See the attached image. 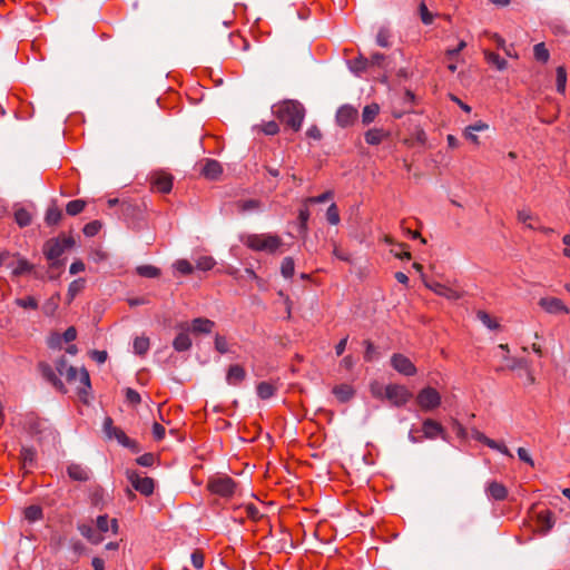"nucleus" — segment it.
<instances>
[{
    "label": "nucleus",
    "instance_id": "nucleus-1",
    "mask_svg": "<svg viewBox=\"0 0 570 570\" xmlns=\"http://www.w3.org/2000/svg\"><path fill=\"white\" fill-rule=\"evenodd\" d=\"M274 116L294 131H298L305 117V109L302 104L295 100H285L272 108Z\"/></svg>",
    "mask_w": 570,
    "mask_h": 570
},
{
    "label": "nucleus",
    "instance_id": "nucleus-2",
    "mask_svg": "<svg viewBox=\"0 0 570 570\" xmlns=\"http://www.w3.org/2000/svg\"><path fill=\"white\" fill-rule=\"evenodd\" d=\"M75 245L72 237H56L48 239L43 245V254L50 261L51 267L61 266L60 256Z\"/></svg>",
    "mask_w": 570,
    "mask_h": 570
},
{
    "label": "nucleus",
    "instance_id": "nucleus-3",
    "mask_svg": "<svg viewBox=\"0 0 570 570\" xmlns=\"http://www.w3.org/2000/svg\"><path fill=\"white\" fill-rule=\"evenodd\" d=\"M244 245L257 252L275 253L282 245V239L272 234H250L243 239Z\"/></svg>",
    "mask_w": 570,
    "mask_h": 570
},
{
    "label": "nucleus",
    "instance_id": "nucleus-4",
    "mask_svg": "<svg viewBox=\"0 0 570 570\" xmlns=\"http://www.w3.org/2000/svg\"><path fill=\"white\" fill-rule=\"evenodd\" d=\"M69 366L70 365L63 356L59 357L55 362V368L47 363L39 364L42 376L60 392H66V390L59 376H63Z\"/></svg>",
    "mask_w": 570,
    "mask_h": 570
},
{
    "label": "nucleus",
    "instance_id": "nucleus-5",
    "mask_svg": "<svg viewBox=\"0 0 570 570\" xmlns=\"http://www.w3.org/2000/svg\"><path fill=\"white\" fill-rule=\"evenodd\" d=\"M102 431L107 439L109 440H117L119 444H121L125 448L136 450L137 443L136 441L131 440L126 435V433L114 425V421L110 416H106L102 423Z\"/></svg>",
    "mask_w": 570,
    "mask_h": 570
},
{
    "label": "nucleus",
    "instance_id": "nucleus-6",
    "mask_svg": "<svg viewBox=\"0 0 570 570\" xmlns=\"http://www.w3.org/2000/svg\"><path fill=\"white\" fill-rule=\"evenodd\" d=\"M207 489L222 498H230L236 490L235 481L229 476L210 478L207 482Z\"/></svg>",
    "mask_w": 570,
    "mask_h": 570
},
{
    "label": "nucleus",
    "instance_id": "nucleus-7",
    "mask_svg": "<svg viewBox=\"0 0 570 570\" xmlns=\"http://www.w3.org/2000/svg\"><path fill=\"white\" fill-rule=\"evenodd\" d=\"M411 391L404 385L389 384L385 386V400H387L393 406H403L411 400Z\"/></svg>",
    "mask_w": 570,
    "mask_h": 570
},
{
    "label": "nucleus",
    "instance_id": "nucleus-8",
    "mask_svg": "<svg viewBox=\"0 0 570 570\" xmlns=\"http://www.w3.org/2000/svg\"><path fill=\"white\" fill-rule=\"evenodd\" d=\"M416 402L423 411H433L440 406L441 395L435 389L428 386L419 392Z\"/></svg>",
    "mask_w": 570,
    "mask_h": 570
},
{
    "label": "nucleus",
    "instance_id": "nucleus-9",
    "mask_svg": "<svg viewBox=\"0 0 570 570\" xmlns=\"http://www.w3.org/2000/svg\"><path fill=\"white\" fill-rule=\"evenodd\" d=\"M127 479L131 487L142 495H151L155 489V483L151 478L142 476L136 471L128 470L126 472Z\"/></svg>",
    "mask_w": 570,
    "mask_h": 570
},
{
    "label": "nucleus",
    "instance_id": "nucleus-10",
    "mask_svg": "<svg viewBox=\"0 0 570 570\" xmlns=\"http://www.w3.org/2000/svg\"><path fill=\"white\" fill-rule=\"evenodd\" d=\"M392 367L400 374L413 376L416 374V367L412 361L403 354L396 353L391 357Z\"/></svg>",
    "mask_w": 570,
    "mask_h": 570
},
{
    "label": "nucleus",
    "instance_id": "nucleus-11",
    "mask_svg": "<svg viewBox=\"0 0 570 570\" xmlns=\"http://www.w3.org/2000/svg\"><path fill=\"white\" fill-rule=\"evenodd\" d=\"M425 286L436 295L445 297L449 301H458L462 296L458 289L435 281L426 282Z\"/></svg>",
    "mask_w": 570,
    "mask_h": 570
},
{
    "label": "nucleus",
    "instance_id": "nucleus-12",
    "mask_svg": "<svg viewBox=\"0 0 570 570\" xmlns=\"http://www.w3.org/2000/svg\"><path fill=\"white\" fill-rule=\"evenodd\" d=\"M539 306L549 314H568L569 308L566 304L557 297H542L539 301Z\"/></svg>",
    "mask_w": 570,
    "mask_h": 570
},
{
    "label": "nucleus",
    "instance_id": "nucleus-13",
    "mask_svg": "<svg viewBox=\"0 0 570 570\" xmlns=\"http://www.w3.org/2000/svg\"><path fill=\"white\" fill-rule=\"evenodd\" d=\"M215 327V322L205 318V317H196L194 318L188 326L181 325L183 330L190 331L191 333L198 334H209Z\"/></svg>",
    "mask_w": 570,
    "mask_h": 570
},
{
    "label": "nucleus",
    "instance_id": "nucleus-14",
    "mask_svg": "<svg viewBox=\"0 0 570 570\" xmlns=\"http://www.w3.org/2000/svg\"><path fill=\"white\" fill-rule=\"evenodd\" d=\"M357 118V110L351 105H344L336 112V122L341 127H348L354 124Z\"/></svg>",
    "mask_w": 570,
    "mask_h": 570
},
{
    "label": "nucleus",
    "instance_id": "nucleus-15",
    "mask_svg": "<svg viewBox=\"0 0 570 570\" xmlns=\"http://www.w3.org/2000/svg\"><path fill=\"white\" fill-rule=\"evenodd\" d=\"M472 439L478 442L483 443L484 445L489 446L492 450H497V451L501 452L505 456L513 458L512 453L504 444H501V443L488 438L484 433H482L478 430L472 432Z\"/></svg>",
    "mask_w": 570,
    "mask_h": 570
},
{
    "label": "nucleus",
    "instance_id": "nucleus-16",
    "mask_svg": "<svg viewBox=\"0 0 570 570\" xmlns=\"http://www.w3.org/2000/svg\"><path fill=\"white\" fill-rule=\"evenodd\" d=\"M151 185L159 193L168 194L173 188V177L169 174L157 173L151 177Z\"/></svg>",
    "mask_w": 570,
    "mask_h": 570
},
{
    "label": "nucleus",
    "instance_id": "nucleus-17",
    "mask_svg": "<svg viewBox=\"0 0 570 570\" xmlns=\"http://www.w3.org/2000/svg\"><path fill=\"white\" fill-rule=\"evenodd\" d=\"M63 376L69 383L76 382L79 377L80 383L83 384L86 389H90V377L86 368L78 371L76 367L69 366Z\"/></svg>",
    "mask_w": 570,
    "mask_h": 570
},
{
    "label": "nucleus",
    "instance_id": "nucleus-18",
    "mask_svg": "<svg viewBox=\"0 0 570 570\" xmlns=\"http://www.w3.org/2000/svg\"><path fill=\"white\" fill-rule=\"evenodd\" d=\"M487 495L495 501H503L508 497V489L498 481H491L485 487Z\"/></svg>",
    "mask_w": 570,
    "mask_h": 570
},
{
    "label": "nucleus",
    "instance_id": "nucleus-19",
    "mask_svg": "<svg viewBox=\"0 0 570 570\" xmlns=\"http://www.w3.org/2000/svg\"><path fill=\"white\" fill-rule=\"evenodd\" d=\"M422 432L424 439L434 440L443 434V428L439 422L432 419H426L423 421Z\"/></svg>",
    "mask_w": 570,
    "mask_h": 570
},
{
    "label": "nucleus",
    "instance_id": "nucleus-20",
    "mask_svg": "<svg viewBox=\"0 0 570 570\" xmlns=\"http://www.w3.org/2000/svg\"><path fill=\"white\" fill-rule=\"evenodd\" d=\"M67 473L70 479L79 482L88 481L90 478L89 469L78 463L69 464L67 468Z\"/></svg>",
    "mask_w": 570,
    "mask_h": 570
},
{
    "label": "nucleus",
    "instance_id": "nucleus-21",
    "mask_svg": "<svg viewBox=\"0 0 570 570\" xmlns=\"http://www.w3.org/2000/svg\"><path fill=\"white\" fill-rule=\"evenodd\" d=\"M96 529L101 535L109 530H111L112 533H117L118 521L117 519H109L107 514L99 515L96 520Z\"/></svg>",
    "mask_w": 570,
    "mask_h": 570
},
{
    "label": "nucleus",
    "instance_id": "nucleus-22",
    "mask_svg": "<svg viewBox=\"0 0 570 570\" xmlns=\"http://www.w3.org/2000/svg\"><path fill=\"white\" fill-rule=\"evenodd\" d=\"M245 377H246L245 370L240 365L234 364V365H230L227 371L226 382L229 385L237 386L245 380Z\"/></svg>",
    "mask_w": 570,
    "mask_h": 570
},
{
    "label": "nucleus",
    "instance_id": "nucleus-23",
    "mask_svg": "<svg viewBox=\"0 0 570 570\" xmlns=\"http://www.w3.org/2000/svg\"><path fill=\"white\" fill-rule=\"evenodd\" d=\"M78 531L90 543L98 544L104 540V537L89 523L78 524Z\"/></svg>",
    "mask_w": 570,
    "mask_h": 570
},
{
    "label": "nucleus",
    "instance_id": "nucleus-24",
    "mask_svg": "<svg viewBox=\"0 0 570 570\" xmlns=\"http://www.w3.org/2000/svg\"><path fill=\"white\" fill-rule=\"evenodd\" d=\"M223 173L222 165L215 159H206L202 174L208 179H217Z\"/></svg>",
    "mask_w": 570,
    "mask_h": 570
},
{
    "label": "nucleus",
    "instance_id": "nucleus-25",
    "mask_svg": "<svg viewBox=\"0 0 570 570\" xmlns=\"http://www.w3.org/2000/svg\"><path fill=\"white\" fill-rule=\"evenodd\" d=\"M390 136V132L383 128H372L364 134L366 144L376 146Z\"/></svg>",
    "mask_w": 570,
    "mask_h": 570
},
{
    "label": "nucleus",
    "instance_id": "nucleus-26",
    "mask_svg": "<svg viewBox=\"0 0 570 570\" xmlns=\"http://www.w3.org/2000/svg\"><path fill=\"white\" fill-rule=\"evenodd\" d=\"M489 128L488 124L483 121H476L473 125H470L464 130V137L472 141L473 144H479V138L476 136L478 131H484Z\"/></svg>",
    "mask_w": 570,
    "mask_h": 570
},
{
    "label": "nucleus",
    "instance_id": "nucleus-27",
    "mask_svg": "<svg viewBox=\"0 0 570 570\" xmlns=\"http://www.w3.org/2000/svg\"><path fill=\"white\" fill-rule=\"evenodd\" d=\"M380 112V106L375 102L366 105L362 111V124L368 126L372 124Z\"/></svg>",
    "mask_w": 570,
    "mask_h": 570
},
{
    "label": "nucleus",
    "instance_id": "nucleus-28",
    "mask_svg": "<svg viewBox=\"0 0 570 570\" xmlns=\"http://www.w3.org/2000/svg\"><path fill=\"white\" fill-rule=\"evenodd\" d=\"M538 524L543 533L550 531L554 525L553 513L549 510L538 513Z\"/></svg>",
    "mask_w": 570,
    "mask_h": 570
},
{
    "label": "nucleus",
    "instance_id": "nucleus-29",
    "mask_svg": "<svg viewBox=\"0 0 570 570\" xmlns=\"http://www.w3.org/2000/svg\"><path fill=\"white\" fill-rule=\"evenodd\" d=\"M173 346L177 352H185L191 347V340L186 330L175 337Z\"/></svg>",
    "mask_w": 570,
    "mask_h": 570
},
{
    "label": "nucleus",
    "instance_id": "nucleus-30",
    "mask_svg": "<svg viewBox=\"0 0 570 570\" xmlns=\"http://www.w3.org/2000/svg\"><path fill=\"white\" fill-rule=\"evenodd\" d=\"M333 394L340 402H347L354 395V390L348 384H340L334 386Z\"/></svg>",
    "mask_w": 570,
    "mask_h": 570
},
{
    "label": "nucleus",
    "instance_id": "nucleus-31",
    "mask_svg": "<svg viewBox=\"0 0 570 570\" xmlns=\"http://www.w3.org/2000/svg\"><path fill=\"white\" fill-rule=\"evenodd\" d=\"M484 58L485 60L495 66V68L500 71L507 69L508 67V62L505 59L501 58L498 53L495 52H492V51H489V50H484Z\"/></svg>",
    "mask_w": 570,
    "mask_h": 570
},
{
    "label": "nucleus",
    "instance_id": "nucleus-32",
    "mask_svg": "<svg viewBox=\"0 0 570 570\" xmlns=\"http://www.w3.org/2000/svg\"><path fill=\"white\" fill-rule=\"evenodd\" d=\"M256 392L259 399L268 400L274 396L276 387L269 382H261L256 386Z\"/></svg>",
    "mask_w": 570,
    "mask_h": 570
},
{
    "label": "nucleus",
    "instance_id": "nucleus-33",
    "mask_svg": "<svg viewBox=\"0 0 570 570\" xmlns=\"http://www.w3.org/2000/svg\"><path fill=\"white\" fill-rule=\"evenodd\" d=\"M20 458L23 468H31L36 461V451L32 448L22 446Z\"/></svg>",
    "mask_w": 570,
    "mask_h": 570
},
{
    "label": "nucleus",
    "instance_id": "nucleus-34",
    "mask_svg": "<svg viewBox=\"0 0 570 570\" xmlns=\"http://www.w3.org/2000/svg\"><path fill=\"white\" fill-rule=\"evenodd\" d=\"M11 268L14 276H20L22 274L30 273L33 269V265L27 259L19 257L17 259V264H13V267Z\"/></svg>",
    "mask_w": 570,
    "mask_h": 570
},
{
    "label": "nucleus",
    "instance_id": "nucleus-35",
    "mask_svg": "<svg viewBox=\"0 0 570 570\" xmlns=\"http://www.w3.org/2000/svg\"><path fill=\"white\" fill-rule=\"evenodd\" d=\"M139 276L146 278H156L160 275V269L153 265H140L136 268Z\"/></svg>",
    "mask_w": 570,
    "mask_h": 570
},
{
    "label": "nucleus",
    "instance_id": "nucleus-36",
    "mask_svg": "<svg viewBox=\"0 0 570 570\" xmlns=\"http://www.w3.org/2000/svg\"><path fill=\"white\" fill-rule=\"evenodd\" d=\"M237 209L240 213L254 212L261 208V202L257 199L239 200L236 204Z\"/></svg>",
    "mask_w": 570,
    "mask_h": 570
},
{
    "label": "nucleus",
    "instance_id": "nucleus-37",
    "mask_svg": "<svg viewBox=\"0 0 570 570\" xmlns=\"http://www.w3.org/2000/svg\"><path fill=\"white\" fill-rule=\"evenodd\" d=\"M368 65H370L368 59L360 57L350 62V70L353 73L360 76L363 71H365L367 69Z\"/></svg>",
    "mask_w": 570,
    "mask_h": 570
},
{
    "label": "nucleus",
    "instance_id": "nucleus-38",
    "mask_svg": "<svg viewBox=\"0 0 570 570\" xmlns=\"http://www.w3.org/2000/svg\"><path fill=\"white\" fill-rule=\"evenodd\" d=\"M214 345H215V350L219 354H227V353L232 352L229 343L224 335L216 334L215 340H214Z\"/></svg>",
    "mask_w": 570,
    "mask_h": 570
},
{
    "label": "nucleus",
    "instance_id": "nucleus-39",
    "mask_svg": "<svg viewBox=\"0 0 570 570\" xmlns=\"http://www.w3.org/2000/svg\"><path fill=\"white\" fill-rule=\"evenodd\" d=\"M149 350V338L146 336H138L134 341V351L138 355H145Z\"/></svg>",
    "mask_w": 570,
    "mask_h": 570
},
{
    "label": "nucleus",
    "instance_id": "nucleus-40",
    "mask_svg": "<svg viewBox=\"0 0 570 570\" xmlns=\"http://www.w3.org/2000/svg\"><path fill=\"white\" fill-rule=\"evenodd\" d=\"M85 206H86V202L85 200H82V199H75V200H71V202H69L67 204L66 212L70 216H76V215L80 214L85 209Z\"/></svg>",
    "mask_w": 570,
    "mask_h": 570
},
{
    "label": "nucleus",
    "instance_id": "nucleus-41",
    "mask_svg": "<svg viewBox=\"0 0 570 570\" xmlns=\"http://www.w3.org/2000/svg\"><path fill=\"white\" fill-rule=\"evenodd\" d=\"M556 78H557V91L559 94H564L566 85H567V71H566L564 67L560 66L557 68Z\"/></svg>",
    "mask_w": 570,
    "mask_h": 570
},
{
    "label": "nucleus",
    "instance_id": "nucleus-42",
    "mask_svg": "<svg viewBox=\"0 0 570 570\" xmlns=\"http://www.w3.org/2000/svg\"><path fill=\"white\" fill-rule=\"evenodd\" d=\"M85 279H75L69 284L68 287V301L71 302L83 288Z\"/></svg>",
    "mask_w": 570,
    "mask_h": 570
},
{
    "label": "nucleus",
    "instance_id": "nucleus-43",
    "mask_svg": "<svg viewBox=\"0 0 570 570\" xmlns=\"http://www.w3.org/2000/svg\"><path fill=\"white\" fill-rule=\"evenodd\" d=\"M308 204L304 202V206L298 210L299 233L307 232V222L309 219Z\"/></svg>",
    "mask_w": 570,
    "mask_h": 570
},
{
    "label": "nucleus",
    "instance_id": "nucleus-44",
    "mask_svg": "<svg viewBox=\"0 0 570 570\" xmlns=\"http://www.w3.org/2000/svg\"><path fill=\"white\" fill-rule=\"evenodd\" d=\"M14 219L20 227H26L31 224V215L24 208H19L18 210H16Z\"/></svg>",
    "mask_w": 570,
    "mask_h": 570
},
{
    "label": "nucleus",
    "instance_id": "nucleus-45",
    "mask_svg": "<svg viewBox=\"0 0 570 570\" xmlns=\"http://www.w3.org/2000/svg\"><path fill=\"white\" fill-rule=\"evenodd\" d=\"M42 509L39 505H30L24 510V518L30 522L42 519Z\"/></svg>",
    "mask_w": 570,
    "mask_h": 570
},
{
    "label": "nucleus",
    "instance_id": "nucleus-46",
    "mask_svg": "<svg viewBox=\"0 0 570 570\" xmlns=\"http://www.w3.org/2000/svg\"><path fill=\"white\" fill-rule=\"evenodd\" d=\"M61 217V210L58 207L52 206L48 208L45 219L48 225H57L60 222Z\"/></svg>",
    "mask_w": 570,
    "mask_h": 570
},
{
    "label": "nucleus",
    "instance_id": "nucleus-47",
    "mask_svg": "<svg viewBox=\"0 0 570 570\" xmlns=\"http://www.w3.org/2000/svg\"><path fill=\"white\" fill-rule=\"evenodd\" d=\"M295 263L292 257H285L281 265V274L285 278H291L294 275Z\"/></svg>",
    "mask_w": 570,
    "mask_h": 570
},
{
    "label": "nucleus",
    "instance_id": "nucleus-48",
    "mask_svg": "<svg viewBox=\"0 0 570 570\" xmlns=\"http://www.w3.org/2000/svg\"><path fill=\"white\" fill-rule=\"evenodd\" d=\"M533 55L538 61H541L543 63H546L550 58V53L543 42L537 43L533 47Z\"/></svg>",
    "mask_w": 570,
    "mask_h": 570
},
{
    "label": "nucleus",
    "instance_id": "nucleus-49",
    "mask_svg": "<svg viewBox=\"0 0 570 570\" xmlns=\"http://www.w3.org/2000/svg\"><path fill=\"white\" fill-rule=\"evenodd\" d=\"M216 262L212 256H200L196 259V268L203 272L210 271Z\"/></svg>",
    "mask_w": 570,
    "mask_h": 570
},
{
    "label": "nucleus",
    "instance_id": "nucleus-50",
    "mask_svg": "<svg viewBox=\"0 0 570 570\" xmlns=\"http://www.w3.org/2000/svg\"><path fill=\"white\" fill-rule=\"evenodd\" d=\"M517 218L520 223L525 224L528 228L534 229V226L531 224V220L535 219V217L529 209H519L517 213Z\"/></svg>",
    "mask_w": 570,
    "mask_h": 570
},
{
    "label": "nucleus",
    "instance_id": "nucleus-51",
    "mask_svg": "<svg viewBox=\"0 0 570 570\" xmlns=\"http://www.w3.org/2000/svg\"><path fill=\"white\" fill-rule=\"evenodd\" d=\"M16 305L22 308L37 309L38 301L33 296H27L14 299Z\"/></svg>",
    "mask_w": 570,
    "mask_h": 570
},
{
    "label": "nucleus",
    "instance_id": "nucleus-52",
    "mask_svg": "<svg viewBox=\"0 0 570 570\" xmlns=\"http://www.w3.org/2000/svg\"><path fill=\"white\" fill-rule=\"evenodd\" d=\"M174 267L177 272H179L183 275H189L194 271V266L187 259L176 261Z\"/></svg>",
    "mask_w": 570,
    "mask_h": 570
},
{
    "label": "nucleus",
    "instance_id": "nucleus-53",
    "mask_svg": "<svg viewBox=\"0 0 570 570\" xmlns=\"http://www.w3.org/2000/svg\"><path fill=\"white\" fill-rule=\"evenodd\" d=\"M101 223L99 220H92L85 225L83 227V234L88 237L96 236L99 230L101 229Z\"/></svg>",
    "mask_w": 570,
    "mask_h": 570
},
{
    "label": "nucleus",
    "instance_id": "nucleus-54",
    "mask_svg": "<svg viewBox=\"0 0 570 570\" xmlns=\"http://www.w3.org/2000/svg\"><path fill=\"white\" fill-rule=\"evenodd\" d=\"M326 219L331 225L340 223V213L336 204H332L326 210Z\"/></svg>",
    "mask_w": 570,
    "mask_h": 570
},
{
    "label": "nucleus",
    "instance_id": "nucleus-55",
    "mask_svg": "<svg viewBox=\"0 0 570 570\" xmlns=\"http://www.w3.org/2000/svg\"><path fill=\"white\" fill-rule=\"evenodd\" d=\"M376 43L383 48L390 47V32L387 29L382 28L379 30L376 35Z\"/></svg>",
    "mask_w": 570,
    "mask_h": 570
},
{
    "label": "nucleus",
    "instance_id": "nucleus-56",
    "mask_svg": "<svg viewBox=\"0 0 570 570\" xmlns=\"http://www.w3.org/2000/svg\"><path fill=\"white\" fill-rule=\"evenodd\" d=\"M419 12H420L421 20L424 24H426V26L432 24V22L434 20V16L429 11V9L424 2H422L419 6Z\"/></svg>",
    "mask_w": 570,
    "mask_h": 570
},
{
    "label": "nucleus",
    "instance_id": "nucleus-57",
    "mask_svg": "<svg viewBox=\"0 0 570 570\" xmlns=\"http://www.w3.org/2000/svg\"><path fill=\"white\" fill-rule=\"evenodd\" d=\"M333 191L327 190L318 196L308 197L305 199L306 204H321L330 200L333 197Z\"/></svg>",
    "mask_w": 570,
    "mask_h": 570
},
{
    "label": "nucleus",
    "instance_id": "nucleus-58",
    "mask_svg": "<svg viewBox=\"0 0 570 570\" xmlns=\"http://www.w3.org/2000/svg\"><path fill=\"white\" fill-rule=\"evenodd\" d=\"M478 318L482 322L483 325H485L490 330H494L498 327V323L493 321L491 316L483 311L478 312Z\"/></svg>",
    "mask_w": 570,
    "mask_h": 570
},
{
    "label": "nucleus",
    "instance_id": "nucleus-59",
    "mask_svg": "<svg viewBox=\"0 0 570 570\" xmlns=\"http://www.w3.org/2000/svg\"><path fill=\"white\" fill-rule=\"evenodd\" d=\"M371 393L375 399L384 400L385 399V386L380 384L379 382L371 383Z\"/></svg>",
    "mask_w": 570,
    "mask_h": 570
},
{
    "label": "nucleus",
    "instance_id": "nucleus-60",
    "mask_svg": "<svg viewBox=\"0 0 570 570\" xmlns=\"http://www.w3.org/2000/svg\"><path fill=\"white\" fill-rule=\"evenodd\" d=\"M126 400L128 403H130L132 405H137L140 403L141 397H140V394L136 390L128 387L126 390Z\"/></svg>",
    "mask_w": 570,
    "mask_h": 570
},
{
    "label": "nucleus",
    "instance_id": "nucleus-61",
    "mask_svg": "<svg viewBox=\"0 0 570 570\" xmlns=\"http://www.w3.org/2000/svg\"><path fill=\"white\" fill-rule=\"evenodd\" d=\"M262 130L268 136H274L279 131V127L277 122L268 121L262 126Z\"/></svg>",
    "mask_w": 570,
    "mask_h": 570
},
{
    "label": "nucleus",
    "instance_id": "nucleus-62",
    "mask_svg": "<svg viewBox=\"0 0 570 570\" xmlns=\"http://www.w3.org/2000/svg\"><path fill=\"white\" fill-rule=\"evenodd\" d=\"M190 560L196 569H202L204 567V554L200 551H194L190 556Z\"/></svg>",
    "mask_w": 570,
    "mask_h": 570
},
{
    "label": "nucleus",
    "instance_id": "nucleus-63",
    "mask_svg": "<svg viewBox=\"0 0 570 570\" xmlns=\"http://www.w3.org/2000/svg\"><path fill=\"white\" fill-rule=\"evenodd\" d=\"M14 262V255L10 254L9 252H2L0 253V265L7 266V267H13Z\"/></svg>",
    "mask_w": 570,
    "mask_h": 570
},
{
    "label": "nucleus",
    "instance_id": "nucleus-64",
    "mask_svg": "<svg viewBox=\"0 0 570 570\" xmlns=\"http://www.w3.org/2000/svg\"><path fill=\"white\" fill-rule=\"evenodd\" d=\"M165 434H166L165 428L160 423L155 422L153 424V435H154V439L156 441H160V440H163L165 438Z\"/></svg>",
    "mask_w": 570,
    "mask_h": 570
}]
</instances>
